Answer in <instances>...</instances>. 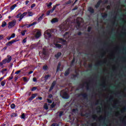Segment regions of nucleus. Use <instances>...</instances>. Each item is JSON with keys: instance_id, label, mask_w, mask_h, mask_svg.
I'll return each instance as SVG.
<instances>
[{"instance_id": "obj_1", "label": "nucleus", "mask_w": 126, "mask_h": 126, "mask_svg": "<svg viewBox=\"0 0 126 126\" xmlns=\"http://www.w3.org/2000/svg\"><path fill=\"white\" fill-rule=\"evenodd\" d=\"M56 43H61L62 44H66V40H63L62 38H56L54 41V45L56 47V48H59V49H61L62 48V45Z\"/></svg>"}, {"instance_id": "obj_2", "label": "nucleus", "mask_w": 126, "mask_h": 126, "mask_svg": "<svg viewBox=\"0 0 126 126\" xmlns=\"http://www.w3.org/2000/svg\"><path fill=\"white\" fill-rule=\"evenodd\" d=\"M28 16H33V15H34V13L31 11H29L28 12H24L22 14H18L16 17L17 18H20V19L19 20V21H21V20H22V19L23 18V17H24V16H26V15H27Z\"/></svg>"}, {"instance_id": "obj_3", "label": "nucleus", "mask_w": 126, "mask_h": 126, "mask_svg": "<svg viewBox=\"0 0 126 126\" xmlns=\"http://www.w3.org/2000/svg\"><path fill=\"white\" fill-rule=\"evenodd\" d=\"M60 94L61 96H62L64 99H68V98H69V95L67 94V91H66V90L62 91Z\"/></svg>"}, {"instance_id": "obj_4", "label": "nucleus", "mask_w": 126, "mask_h": 126, "mask_svg": "<svg viewBox=\"0 0 126 126\" xmlns=\"http://www.w3.org/2000/svg\"><path fill=\"white\" fill-rule=\"evenodd\" d=\"M44 35L45 39H50V38L52 37V34H51V30H48L45 31Z\"/></svg>"}, {"instance_id": "obj_5", "label": "nucleus", "mask_w": 126, "mask_h": 126, "mask_svg": "<svg viewBox=\"0 0 126 126\" xmlns=\"http://www.w3.org/2000/svg\"><path fill=\"white\" fill-rule=\"evenodd\" d=\"M67 28H68V27H67L66 25H64L63 24L60 26V31H61L62 32L66 31V30H67Z\"/></svg>"}, {"instance_id": "obj_6", "label": "nucleus", "mask_w": 126, "mask_h": 126, "mask_svg": "<svg viewBox=\"0 0 126 126\" xmlns=\"http://www.w3.org/2000/svg\"><path fill=\"white\" fill-rule=\"evenodd\" d=\"M15 24H16V20H13V21L10 22L8 23V27L9 29H10V28H12V27H13L15 25Z\"/></svg>"}, {"instance_id": "obj_7", "label": "nucleus", "mask_w": 126, "mask_h": 126, "mask_svg": "<svg viewBox=\"0 0 126 126\" xmlns=\"http://www.w3.org/2000/svg\"><path fill=\"white\" fill-rule=\"evenodd\" d=\"M50 77H51V75H43V76L41 78V80H42V81H45L46 82V81H47L48 79L50 78Z\"/></svg>"}, {"instance_id": "obj_8", "label": "nucleus", "mask_w": 126, "mask_h": 126, "mask_svg": "<svg viewBox=\"0 0 126 126\" xmlns=\"http://www.w3.org/2000/svg\"><path fill=\"white\" fill-rule=\"evenodd\" d=\"M81 22H83V19L81 17L77 18L76 21V23H77L78 28L80 27V23H81Z\"/></svg>"}, {"instance_id": "obj_9", "label": "nucleus", "mask_w": 126, "mask_h": 126, "mask_svg": "<svg viewBox=\"0 0 126 126\" xmlns=\"http://www.w3.org/2000/svg\"><path fill=\"white\" fill-rule=\"evenodd\" d=\"M36 31L37 32L35 37L36 39H38V38H40V37H41V31L36 30Z\"/></svg>"}, {"instance_id": "obj_10", "label": "nucleus", "mask_w": 126, "mask_h": 126, "mask_svg": "<svg viewBox=\"0 0 126 126\" xmlns=\"http://www.w3.org/2000/svg\"><path fill=\"white\" fill-rule=\"evenodd\" d=\"M12 59V58H11V56L9 55V56H7V58L4 59V60L5 61L6 63H10V62H11Z\"/></svg>"}, {"instance_id": "obj_11", "label": "nucleus", "mask_w": 126, "mask_h": 126, "mask_svg": "<svg viewBox=\"0 0 126 126\" xmlns=\"http://www.w3.org/2000/svg\"><path fill=\"white\" fill-rule=\"evenodd\" d=\"M15 42H17L16 40H13L12 41H9L8 43H6L7 46H11L13 43H15Z\"/></svg>"}, {"instance_id": "obj_12", "label": "nucleus", "mask_w": 126, "mask_h": 126, "mask_svg": "<svg viewBox=\"0 0 126 126\" xmlns=\"http://www.w3.org/2000/svg\"><path fill=\"white\" fill-rule=\"evenodd\" d=\"M56 81H54L52 85H51V86L49 89V91H52L53 90V89H54V87H55V85H56Z\"/></svg>"}, {"instance_id": "obj_13", "label": "nucleus", "mask_w": 126, "mask_h": 126, "mask_svg": "<svg viewBox=\"0 0 126 126\" xmlns=\"http://www.w3.org/2000/svg\"><path fill=\"white\" fill-rule=\"evenodd\" d=\"M36 96H37V94H32L31 96V97L29 98V100L32 101V100H33V99H34L35 97H36Z\"/></svg>"}, {"instance_id": "obj_14", "label": "nucleus", "mask_w": 126, "mask_h": 126, "mask_svg": "<svg viewBox=\"0 0 126 126\" xmlns=\"http://www.w3.org/2000/svg\"><path fill=\"white\" fill-rule=\"evenodd\" d=\"M5 63H6V62H5V60H3L0 63V67H3V64H5Z\"/></svg>"}, {"instance_id": "obj_15", "label": "nucleus", "mask_w": 126, "mask_h": 126, "mask_svg": "<svg viewBox=\"0 0 126 126\" xmlns=\"http://www.w3.org/2000/svg\"><path fill=\"white\" fill-rule=\"evenodd\" d=\"M64 38L69 39V33L66 32L65 34H64Z\"/></svg>"}, {"instance_id": "obj_16", "label": "nucleus", "mask_w": 126, "mask_h": 126, "mask_svg": "<svg viewBox=\"0 0 126 126\" xmlns=\"http://www.w3.org/2000/svg\"><path fill=\"white\" fill-rule=\"evenodd\" d=\"M16 6H17V5L16 4H15L13 5L10 8V10H13V9H14V8H15L16 7Z\"/></svg>"}, {"instance_id": "obj_17", "label": "nucleus", "mask_w": 126, "mask_h": 126, "mask_svg": "<svg viewBox=\"0 0 126 126\" xmlns=\"http://www.w3.org/2000/svg\"><path fill=\"white\" fill-rule=\"evenodd\" d=\"M58 19L57 18H55L52 20L51 22L52 23H56V22H58Z\"/></svg>"}, {"instance_id": "obj_18", "label": "nucleus", "mask_w": 126, "mask_h": 126, "mask_svg": "<svg viewBox=\"0 0 126 126\" xmlns=\"http://www.w3.org/2000/svg\"><path fill=\"white\" fill-rule=\"evenodd\" d=\"M88 10L89 11H90V12H91L92 13H93L94 12V9L91 7H89Z\"/></svg>"}, {"instance_id": "obj_19", "label": "nucleus", "mask_w": 126, "mask_h": 126, "mask_svg": "<svg viewBox=\"0 0 126 126\" xmlns=\"http://www.w3.org/2000/svg\"><path fill=\"white\" fill-rule=\"evenodd\" d=\"M44 108L45 109V110H48L49 109V105H48V104H44Z\"/></svg>"}, {"instance_id": "obj_20", "label": "nucleus", "mask_w": 126, "mask_h": 126, "mask_svg": "<svg viewBox=\"0 0 126 126\" xmlns=\"http://www.w3.org/2000/svg\"><path fill=\"white\" fill-rule=\"evenodd\" d=\"M5 83H6V81L3 80L2 82H1L0 84L1 86H4V85H5Z\"/></svg>"}, {"instance_id": "obj_21", "label": "nucleus", "mask_w": 126, "mask_h": 126, "mask_svg": "<svg viewBox=\"0 0 126 126\" xmlns=\"http://www.w3.org/2000/svg\"><path fill=\"white\" fill-rule=\"evenodd\" d=\"M43 16H44V14H42L41 16H40L39 17V18H38L37 21H38V22H40V21H41V20H42V19H43Z\"/></svg>"}, {"instance_id": "obj_22", "label": "nucleus", "mask_w": 126, "mask_h": 126, "mask_svg": "<svg viewBox=\"0 0 126 126\" xmlns=\"http://www.w3.org/2000/svg\"><path fill=\"white\" fill-rule=\"evenodd\" d=\"M100 4H101V0L98 1L97 3L95 5L96 8H97V7H99Z\"/></svg>"}, {"instance_id": "obj_23", "label": "nucleus", "mask_w": 126, "mask_h": 126, "mask_svg": "<svg viewBox=\"0 0 126 126\" xmlns=\"http://www.w3.org/2000/svg\"><path fill=\"white\" fill-rule=\"evenodd\" d=\"M35 24H37V22H34L32 24L29 25V26L28 27H31V26H33V25H35Z\"/></svg>"}, {"instance_id": "obj_24", "label": "nucleus", "mask_w": 126, "mask_h": 126, "mask_svg": "<svg viewBox=\"0 0 126 126\" xmlns=\"http://www.w3.org/2000/svg\"><path fill=\"white\" fill-rule=\"evenodd\" d=\"M43 55H44L46 56L47 55V51L45 48H43V51H42Z\"/></svg>"}, {"instance_id": "obj_25", "label": "nucleus", "mask_w": 126, "mask_h": 126, "mask_svg": "<svg viewBox=\"0 0 126 126\" xmlns=\"http://www.w3.org/2000/svg\"><path fill=\"white\" fill-rule=\"evenodd\" d=\"M69 74V69H68L64 73V75H65V76H66V75H68V74Z\"/></svg>"}, {"instance_id": "obj_26", "label": "nucleus", "mask_w": 126, "mask_h": 126, "mask_svg": "<svg viewBox=\"0 0 126 126\" xmlns=\"http://www.w3.org/2000/svg\"><path fill=\"white\" fill-rule=\"evenodd\" d=\"M5 26H6V22H3L2 23L1 27H5Z\"/></svg>"}, {"instance_id": "obj_27", "label": "nucleus", "mask_w": 126, "mask_h": 126, "mask_svg": "<svg viewBox=\"0 0 126 126\" xmlns=\"http://www.w3.org/2000/svg\"><path fill=\"white\" fill-rule=\"evenodd\" d=\"M42 69H43V70H47V69H48V66L47 65H44L42 67Z\"/></svg>"}, {"instance_id": "obj_28", "label": "nucleus", "mask_w": 126, "mask_h": 126, "mask_svg": "<svg viewBox=\"0 0 126 126\" xmlns=\"http://www.w3.org/2000/svg\"><path fill=\"white\" fill-rule=\"evenodd\" d=\"M61 55H62V53H58L57 55H55V57L58 58Z\"/></svg>"}, {"instance_id": "obj_29", "label": "nucleus", "mask_w": 126, "mask_h": 126, "mask_svg": "<svg viewBox=\"0 0 126 126\" xmlns=\"http://www.w3.org/2000/svg\"><path fill=\"white\" fill-rule=\"evenodd\" d=\"M17 116V114L15 113H13L11 115V118H14V117H16Z\"/></svg>"}, {"instance_id": "obj_30", "label": "nucleus", "mask_w": 126, "mask_h": 126, "mask_svg": "<svg viewBox=\"0 0 126 126\" xmlns=\"http://www.w3.org/2000/svg\"><path fill=\"white\" fill-rule=\"evenodd\" d=\"M26 32V31H25H25H22V32H21V33L22 36H24V35H25Z\"/></svg>"}, {"instance_id": "obj_31", "label": "nucleus", "mask_w": 126, "mask_h": 126, "mask_svg": "<svg viewBox=\"0 0 126 126\" xmlns=\"http://www.w3.org/2000/svg\"><path fill=\"white\" fill-rule=\"evenodd\" d=\"M11 109H14L15 108V104H12L11 105Z\"/></svg>"}, {"instance_id": "obj_32", "label": "nucleus", "mask_w": 126, "mask_h": 126, "mask_svg": "<svg viewBox=\"0 0 126 126\" xmlns=\"http://www.w3.org/2000/svg\"><path fill=\"white\" fill-rule=\"evenodd\" d=\"M21 119H25V114L24 113H23L21 116Z\"/></svg>"}, {"instance_id": "obj_33", "label": "nucleus", "mask_w": 126, "mask_h": 126, "mask_svg": "<svg viewBox=\"0 0 126 126\" xmlns=\"http://www.w3.org/2000/svg\"><path fill=\"white\" fill-rule=\"evenodd\" d=\"M2 39H3V35L0 34V40H2Z\"/></svg>"}, {"instance_id": "obj_34", "label": "nucleus", "mask_w": 126, "mask_h": 126, "mask_svg": "<svg viewBox=\"0 0 126 126\" xmlns=\"http://www.w3.org/2000/svg\"><path fill=\"white\" fill-rule=\"evenodd\" d=\"M36 6V4L33 3L31 5V8H33V7H35Z\"/></svg>"}, {"instance_id": "obj_35", "label": "nucleus", "mask_w": 126, "mask_h": 126, "mask_svg": "<svg viewBox=\"0 0 126 126\" xmlns=\"http://www.w3.org/2000/svg\"><path fill=\"white\" fill-rule=\"evenodd\" d=\"M20 72H21V70H18L15 73V74H19V73H20Z\"/></svg>"}, {"instance_id": "obj_36", "label": "nucleus", "mask_w": 126, "mask_h": 126, "mask_svg": "<svg viewBox=\"0 0 126 126\" xmlns=\"http://www.w3.org/2000/svg\"><path fill=\"white\" fill-rule=\"evenodd\" d=\"M63 111L60 112H59V116L60 117H62V116H63Z\"/></svg>"}, {"instance_id": "obj_37", "label": "nucleus", "mask_w": 126, "mask_h": 126, "mask_svg": "<svg viewBox=\"0 0 126 126\" xmlns=\"http://www.w3.org/2000/svg\"><path fill=\"white\" fill-rule=\"evenodd\" d=\"M52 4H53L52 2H49V4L47 5L48 7H50V6L52 5Z\"/></svg>"}, {"instance_id": "obj_38", "label": "nucleus", "mask_w": 126, "mask_h": 126, "mask_svg": "<svg viewBox=\"0 0 126 126\" xmlns=\"http://www.w3.org/2000/svg\"><path fill=\"white\" fill-rule=\"evenodd\" d=\"M55 106H56V104H55V103H53L51 104V108H54L55 107Z\"/></svg>"}, {"instance_id": "obj_39", "label": "nucleus", "mask_w": 126, "mask_h": 126, "mask_svg": "<svg viewBox=\"0 0 126 126\" xmlns=\"http://www.w3.org/2000/svg\"><path fill=\"white\" fill-rule=\"evenodd\" d=\"M92 126H97V124L96 123H93Z\"/></svg>"}, {"instance_id": "obj_40", "label": "nucleus", "mask_w": 126, "mask_h": 126, "mask_svg": "<svg viewBox=\"0 0 126 126\" xmlns=\"http://www.w3.org/2000/svg\"><path fill=\"white\" fill-rule=\"evenodd\" d=\"M11 38H14V37H15V33H13L11 36Z\"/></svg>"}, {"instance_id": "obj_41", "label": "nucleus", "mask_w": 126, "mask_h": 126, "mask_svg": "<svg viewBox=\"0 0 126 126\" xmlns=\"http://www.w3.org/2000/svg\"><path fill=\"white\" fill-rule=\"evenodd\" d=\"M36 89H37V88H36V87H33L32 89V91H35V90H36Z\"/></svg>"}, {"instance_id": "obj_42", "label": "nucleus", "mask_w": 126, "mask_h": 126, "mask_svg": "<svg viewBox=\"0 0 126 126\" xmlns=\"http://www.w3.org/2000/svg\"><path fill=\"white\" fill-rule=\"evenodd\" d=\"M47 102L48 103H49V104H51V103H52V100L49 99H47Z\"/></svg>"}, {"instance_id": "obj_43", "label": "nucleus", "mask_w": 126, "mask_h": 126, "mask_svg": "<svg viewBox=\"0 0 126 126\" xmlns=\"http://www.w3.org/2000/svg\"><path fill=\"white\" fill-rule=\"evenodd\" d=\"M23 80L25 82H27V79L26 77L23 78Z\"/></svg>"}, {"instance_id": "obj_44", "label": "nucleus", "mask_w": 126, "mask_h": 126, "mask_svg": "<svg viewBox=\"0 0 126 126\" xmlns=\"http://www.w3.org/2000/svg\"><path fill=\"white\" fill-rule=\"evenodd\" d=\"M57 5H56V6H53V8H52V9H53V11L55 10V9H56V7H57Z\"/></svg>"}, {"instance_id": "obj_45", "label": "nucleus", "mask_w": 126, "mask_h": 126, "mask_svg": "<svg viewBox=\"0 0 126 126\" xmlns=\"http://www.w3.org/2000/svg\"><path fill=\"white\" fill-rule=\"evenodd\" d=\"M26 41H27V38H26L23 39V43H26Z\"/></svg>"}, {"instance_id": "obj_46", "label": "nucleus", "mask_w": 126, "mask_h": 126, "mask_svg": "<svg viewBox=\"0 0 126 126\" xmlns=\"http://www.w3.org/2000/svg\"><path fill=\"white\" fill-rule=\"evenodd\" d=\"M33 81H34V82H36V81H37V79L36 78H33Z\"/></svg>"}, {"instance_id": "obj_47", "label": "nucleus", "mask_w": 126, "mask_h": 126, "mask_svg": "<svg viewBox=\"0 0 126 126\" xmlns=\"http://www.w3.org/2000/svg\"><path fill=\"white\" fill-rule=\"evenodd\" d=\"M13 79V76H10L9 77V80H11V79Z\"/></svg>"}, {"instance_id": "obj_48", "label": "nucleus", "mask_w": 126, "mask_h": 126, "mask_svg": "<svg viewBox=\"0 0 126 126\" xmlns=\"http://www.w3.org/2000/svg\"><path fill=\"white\" fill-rule=\"evenodd\" d=\"M61 67V64H58V68H57V70H59L60 67Z\"/></svg>"}, {"instance_id": "obj_49", "label": "nucleus", "mask_w": 126, "mask_h": 126, "mask_svg": "<svg viewBox=\"0 0 126 126\" xmlns=\"http://www.w3.org/2000/svg\"><path fill=\"white\" fill-rule=\"evenodd\" d=\"M91 30V27H89L88 28V32H90V31Z\"/></svg>"}, {"instance_id": "obj_50", "label": "nucleus", "mask_w": 126, "mask_h": 126, "mask_svg": "<svg viewBox=\"0 0 126 126\" xmlns=\"http://www.w3.org/2000/svg\"><path fill=\"white\" fill-rule=\"evenodd\" d=\"M51 13H50V11H48V12H47V14H46V15H50V14Z\"/></svg>"}, {"instance_id": "obj_51", "label": "nucleus", "mask_w": 126, "mask_h": 126, "mask_svg": "<svg viewBox=\"0 0 126 126\" xmlns=\"http://www.w3.org/2000/svg\"><path fill=\"white\" fill-rule=\"evenodd\" d=\"M3 78H4V77H2L0 78V82L1 81V80H2V79H3Z\"/></svg>"}, {"instance_id": "obj_52", "label": "nucleus", "mask_w": 126, "mask_h": 126, "mask_svg": "<svg viewBox=\"0 0 126 126\" xmlns=\"http://www.w3.org/2000/svg\"><path fill=\"white\" fill-rule=\"evenodd\" d=\"M107 9H111V6H110V5L107 6Z\"/></svg>"}, {"instance_id": "obj_53", "label": "nucleus", "mask_w": 126, "mask_h": 126, "mask_svg": "<svg viewBox=\"0 0 126 126\" xmlns=\"http://www.w3.org/2000/svg\"><path fill=\"white\" fill-rule=\"evenodd\" d=\"M49 11H50V13H53V12H54L53 9H52L51 10H50Z\"/></svg>"}, {"instance_id": "obj_54", "label": "nucleus", "mask_w": 126, "mask_h": 126, "mask_svg": "<svg viewBox=\"0 0 126 126\" xmlns=\"http://www.w3.org/2000/svg\"><path fill=\"white\" fill-rule=\"evenodd\" d=\"M29 3V0L26 1V4H28Z\"/></svg>"}, {"instance_id": "obj_55", "label": "nucleus", "mask_w": 126, "mask_h": 126, "mask_svg": "<svg viewBox=\"0 0 126 126\" xmlns=\"http://www.w3.org/2000/svg\"><path fill=\"white\" fill-rule=\"evenodd\" d=\"M52 97H53V95L52 94H50L49 96H48V98H52Z\"/></svg>"}, {"instance_id": "obj_56", "label": "nucleus", "mask_w": 126, "mask_h": 126, "mask_svg": "<svg viewBox=\"0 0 126 126\" xmlns=\"http://www.w3.org/2000/svg\"><path fill=\"white\" fill-rule=\"evenodd\" d=\"M6 70H7V69H4L2 70V71L3 72V71H6Z\"/></svg>"}, {"instance_id": "obj_57", "label": "nucleus", "mask_w": 126, "mask_h": 126, "mask_svg": "<svg viewBox=\"0 0 126 126\" xmlns=\"http://www.w3.org/2000/svg\"><path fill=\"white\" fill-rule=\"evenodd\" d=\"M8 126V124H3L1 126Z\"/></svg>"}, {"instance_id": "obj_58", "label": "nucleus", "mask_w": 126, "mask_h": 126, "mask_svg": "<svg viewBox=\"0 0 126 126\" xmlns=\"http://www.w3.org/2000/svg\"><path fill=\"white\" fill-rule=\"evenodd\" d=\"M31 73H33V71H31L29 72V74H31Z\"/></svg>"}, {"instance_id": "obj_59", "label": "nucleus", "mask_w": 126, "mask_h": 126, "mask_svg": "<svg viewBox=\"0 0 126 126\" xmlns=\"http://www.w3.org/2000/svg\"><path fill=\"white\" fill-rule=\"evenodd\" d=\"M38 99H39V100H42V97H41V96H39V97H38Z\"/></svg>"}, {"instance_id": "obj_60", "label": "nucleus", "mask_w": 126, "mask_h": 126, "mask_svg": "<svg viewBox=\"0 0 126 126\" xmlns=\"http://www.w3.org/2000/svg\"><path fill=\"white\" fill-rule=\"evenodd\" d=\"M7 40H10V39H11V37H7Z\"/></svg>"}, {"instance_id": "obj_61", "label": "nucleus", "mask_w": 126, "mask_h": 126, "mask_svg": "<svg viewBox=\"0 0 126 126\" xmlns=\"http://www.w3.org/2000/svg\"><path fill=\"white\" fill-rule=\"evenodd\" d=\"M51 126H56V124H53Z\"/></svg>"}, {"instance_id": "obj_62", "label": "nucleus", "mask_w": 126, "mask_h": 126, "mask_svg": "<svg viewBox=\"0 0 126 126\" xmlns=\"http://www.w3.org/2000/svg\"><path fill=\"white\" fill-rule=\"evenodd\" d=\"M105 3H107L108 2V0H104Z\"/></svg>"}, {"instance_id": "obj_63", "label": "nucleus", "mask_w": 126, "mask_h": 126, "mask_svg": "<svg viewBox=\"0 0 126 126\" xmlns=\"http://www.w3.org/2000/svg\"><path fill=\"white\" fill-rule=\"evenodd\" d=\"M76 9H77V8H74V9H73V10H75Z\"/></svg>"}, {"instance_id": "obj_64", "label": "nucleus", "mask_w": 126, "mask_h": 126, "mask_svg": "<svg viewBox=\"0 0 126 126\" xmlns=\"http://www.w3.org/2000/svg\"><path fill=\"white\" fill-rule=\"evenodd\" d=\"M56 126H59V125L56 124Z\"/></svg>"}]
</instances>
